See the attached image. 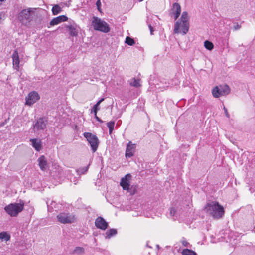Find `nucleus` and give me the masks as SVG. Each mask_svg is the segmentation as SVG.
I'll return each mask as SVG.
<instances>
[{"label": "nucleus", "instance_id": "obj_1", "mask_svg": "<svg viewBox=\"0 0 255 255\" xmlns=\"http://www.w3.org/2000/svg\"><path fill=\"white\" fill-rule=\"evenodd\" d=\"M205 210L214 219H220L224 214V210L218 202L211 201L207 203Z\"/></svg>", "mask_w": 255, "mask_h": 255}, {"label": "nucleus", "instance_id": "obj_2", "mask_svg": "<svg viewBox=\"0 0 255 255\" xmlns=\"http://www.w3.org/2000/svg\"><path fill=\"white\" fill-rule=\"evenodd\" d=\"M24 205L23 201H20L19 203H11L4 207V210L10 216L16 217L23 210Z\"/></svg>", "mask_w": 255, "mask_h": 255}, {"label": "nucleus", "instance_id": "obj_3", "mask_svg": "<svg viewBox=\"0 0 255 255\" xmlns=\"http://www.w3.org/2000/svg\"><path fill=\"white\" fill-rule=\"evenodd\" d=\"M48 120L45 117L38 118L36 121L33 123L31 128L35 134L39 135L46 129Z\"/></svg>", "mask_w": 255, "mask_h": 255}, {"label": "nucleus", "instance_id": "obj_4", "mask_svg": "<svg viewBox=\"0 0 255 255\" xmlns=\"http://www.w3.org/2000/svg\"><path fill=\"white\" fill-rule=\"evenodd\" d=\"M91 25L94 30L108 33L110 31V28L109 25L100 18L94 16L92 20Z\"/></svg>", "mask_w": 255, "mask_h": 255}, {"label": "nucleus", "instance_id": "obj_5", "mask_svg": "<svg viewBox=\"0 0 255 255\" xmlns=\"http://www.w3.org/2000/svg\"><path fill=\"white\" fill-rule=\"evenodd\" d=\"M35 8H29L21 10L19 13L18 18L22 23L27 24L31 21L34 16Z\"/></svg>", "mask_w": 255, "mask_h": 255}, {"label": "nucleus", "instance_id": "obj_6", "mask_svg": "<svg viewBox=\"0 0 255 255\" xmlns=\"http://www.w3.org/2000/svg\"><path fill=\"white\" fill-rule=\"evenodd\" d=\"M83 135L90 145L93 152H95L99 144V139L97 136L90 132H84Z\"/></svg>", "mask_w": 255, "mask_h": 255}, {"label": "nucleus", "instance_id": "obj_7", "mask_svg": "<svg viewBox=\"0 0 255 255\" xmlns=\"http://www.w3.org/2000/svg\"><path fill=\"white\" fill-rule=\"evenodd\" d=\"M131 175L130 174H127V175H126V176L124 177H123L121 179V180L120 182V185L122 187V188L124 190H127V191L130 192V190H131V189L132 188V186L131 187V188H130V187H129V186H130L129 182H130V180H131ZM136 188H137V187L135 186L134 188L133 192L131 191V192L132 194H134L135 193L136 190Z\"/></svg>", "mask_w": 255, "mask_h": 255}, {"label": "nucleus", "instance_id": "obj_8", "mask_svg": "<svg viewBox=\"0 0 255 255\" xmlns=\"http://www.w3.org/2000/svg\"><path fill=\"white\" fill-rule=\"evenodd\" d=\"M189 29V22L182 23L180 22L179 21H177L174 25V32L177 34L181 32L183 35H185L188 32Z\"/></svg>", "mask_w": 255, "mask_h": 255}, {"label": "nucleus", "instance_id": "obj_9", "mask_svg": "<svg viewBox=\"0 0 255 255\" xmlns=\"http://www.w3.org/2000/svg\"><path fill=\"white\" fill-rule=\"evenodd\" d=\"M59 222L63 224L71 223L74 221V216L69 213H61L57 216Z\"/></svg>", "mask_w": 255, "mask_h": 255}, {"label": "nucleus", "instance_id": "obj_10", "mask_svg": "<svg viewBox=\"0 0 255 255\" xmlns=\"http://www.w3.org/2000/svg\"><path fill=\"white\" fill-rule=\"evenodd\" d=\"M40 98L37 92H31L26 98V105L31 106L35 103Z\"/></svg>", "mask_w": 255, "mask_h": 255}, {"label": "nucleus", "instance_id": "obj_11", "mask_svg": "<svg viewBox=\"0 0 255 255\" xmlns=\"http://www.w3.org/2000/svg\"><path fill=\"white\" fill-rule=\"evenodd\" d=\"M181 8L180 4L178 3H174L171 9L170 15L174 16V19L176 20L181 14Z\"/></svg>", "mask_w": 255, "mask_h": 255}, {"label": "nucleus", "instance_id": "obj_12", "mask_svg": "<svg viewBox=\"0 0 255 255\" xmlns=\"http://www.w3.org/2000/svg\"><path fill=\"white\" fill-rule=\"evenodd\" d=\"M95 226L97 228L105 230L108 227V223L101 217H98L95 220Z\"/></svg>", "mask_w": 255, "mask_h": 255}, {"label": "nucleus", "instance_id": "obj_13", "mask_svg": "<svg viewBox=\"0 0 255 255\" xmlns=\"http://www.w3.org/2000/svg\"><path fill=\"white\" fill-rule=\"evenodd\" d=\"M135 145V144H131L130 141L128 144L126 151V157H131L133 156L134 153Z\"/></svg>", "mask_w": 255, "mask_h": 255}, {"label": "nucleus", "instance_id": "obj_14", "mask_svg": "<svg viewBox=\"0 0 255 255\" xmlns=\"http://www.w3.org/2000/svg\"><path fill=\"white\" fill-rule=\"evenodd\" d=\"M67 19L68 18L65 15H60L52 19V20L50 22V25L51 26L57 25L62 22L67 21Z\"/></svg>", "mask_w": 255, "mask_h": 255}, {"label": "nucleus", "instance_id": "obj_15", "mask_svg": "<svg viewBox=\"0 0 255 255\" xmlns=\"http://www.w3.org/2000/svg\"><path fill=\"white\" fill-rule=\"evenodd\" d=\"M38 165L40 169L45 171L47 169V162L44 156H40L38 159Z\"/></svg>", "mask_w": 255, "mask_h": 255}, {"label": "nucleus", "instance_id": "obj_16", "mask_svg": "<svg viewBox=\"0 0 255 255\" xmlns=\"http://www.w3.org/2000/svg\"><path fill=\"white\" fill-rule=\"evenodd\" d=\"M32 147L37 151H39L42 148V143L40 140L36 138L30 139Z\"/></svg>", "mask_w": 255, "mask_h": 255}, {"label": "nucleus", "instance_id": "obj_17", "mask_svg": "<svg viewBox=\"0 0 255 255\" xmlns=\"http://www.w3.org/2000/svg\"><path fill=\"white\" fill-rule=\"evenodd\" d=\"M13 65L15 69L19 68V58L17 50H15L12 54Z\"/></svg>", "mask_w": 255, "mask_h": 255}, {"label": "nucleus", "instance_id": "obj_18", "mask_svg": "<svg viewBox=\"0 0 255 255\" xmlns=\"http://www.w3.org/2000/svg\"><path fill=\"white\" fill-rule=\"evenodd\" d=\"M68 29L69 34L71 36H76L78 34V30L76 28V26L75 25L70 24L66 26Z\"/></svg>", "mask_w": 255, "mask_h": 255}, {"label": "nucleus", "instance_id": "obj_19", "mask_svg": "<svg viewBox=\"0 0 255 255\" xmlns=\"http://www.w3.org/2000/svg\"><path fill=\"white\" fill-rule=\"evenodd\" d=\"M212 93L213 96L215 98H219L221 96L223 95L221 92L220 87L219 88L218 86H216L213 89Z\"/></svg>", "mask_w": 255, "mask_h": 255}, {"label": "nucleus", "instance_id": "obj_20", "mask_svg": "<svg viewBox=\"0 0 255 255\" xmlns=\"http://www.w3.org/2000/svg\"><path fill=\"white\" fill-rule=\"evenodd\" d=\"M117 234V230L115 229H110L107 230L105 233V238L110 239L112 237L116 235Z\"/></svg>", "mask_w": 255, "mask_h": 255}, {"label": "nucleus", "instance_id": "obj_21", "mask_svg": "<svg viewBox=\"0 0 255 255\" xmlns=\"http://www.w3.org/2000/svg\"><path fill=\"white\" fill-rule=\"evenodd\" d=\"M220 87L223 95H226L230 93V88L228 85L225 84L222 86H220Z\"/></svg>", "mask_w": 255, "mask_h": 255}, {"label": "nucleus", "instance_id": "obj_22", "mask_svg": "<svg viewBox=\"0 0 255 255\" xmlns=\"http://www.w3.org/2000/svg\"><path fill=\"white\" fill-rule=\"evenodd\" d=\"M10 239V235L6 232H1L0 233V239L2 241H7Z\"/></svg>", "mask_w": 255, "mask_h": 255}, {"label": "nucleus", "instance_id": "obj_23", "mask_svg": "<svg viewBox=\"0 0 255 255\" xmlns=\"http://www.w3.org/2000/svg\"><path fill=\"white\" fill-rule=\"evenodd\" d=\"M188 13L186 11H184L182 15H181V16L180 17V21H179L180 22H182V23H186V22H188Z\"/></svg>", "mask_w": 255, "mask_h": 255}, {"label": "nucleus", "instance_id": "obj_24", "mask_svg": "<svg viewBox=\"0 0 255 255\" xmlns=\"http://www.w3.org/2000/svg\"><path fill=\"white\" fill-rule=\"evenodd\" d=\"M62 10V8L57 4L55 5L52 8V12L54 15L58 14Z\"/></svg>", "mask_w": 255, "mask_h": 255}, {"label": "nucleus", "instance_id": "obj_25", "mask_svg": "<svg viewBox=\"0 0 255 255\" xmlns=\"http://www.w3.org/2000/svg\"><path fill=\"white\" fill-rule=\"evenodd\" d=\"M130 85L135 87H138L140 86L139 80L132 78L130 80Z\"/></svg>", "mask_w": 255, "mask_h": 255}, {"label": "nucleus", "instance_id": "obj_26", "mask_svg": "<svg viewBox=\"0 0 255 255\" xmlns=\"http://www.w3.org/2000/svg\"><path fill=\"white\" fill-rule=\"evenodd\" d=\"M182 255H196V253L191 250L186 249H184L182 252Z\"/></svg>", "mask_w": 255, "mask_h": 255}, {"label": "nucleus", "instance_id": "obj_27", "mask_svg": "<svg viewBox=\"0 0 255 255\" xmlns=\"http://www.w3.org/2000/svg\"><path fill=\"white\" fill-rule=\"evenodd\" d=\"M204 46L207 49L209 50H211L214 48L213 44L208 40H206L204 42Z\"/></svg>", "mask_w": 255, "mask_h": 255}, {"label": "nucleus", "instance_id": "obj_28", "mask_svg": "<svg viewBox=\"0 0 255 255\" xmlns=\"http://www.w3.org/2000/svg\"><path fill=\"white\" fill-rule=\"evenodd\" d=\"M107 126L109 129V134H111L112 131L114 130V126H115V122L114 121H110L107 123Z\"/></svg>", "mask_w": 255, "mask_h": 255}, {"label": "nucleus", "instance_id": "obj_29", "mask_svg": "<svg viewBox=\"0 0 255 255\" xmlns=\"http://www.w3.org/2000/svg\"><path fill=\"white\" fill-rule=\"evenodd\" d=\"M125 43L128 44V45L132 46L135 44V41L133 38L129 36H127L125 40Z\"/></svg>", "mask_w": 255, "mask_h": 255}, {"label": "nucleus", "instance_id": "obj_30", "mask_svg": "<svg viewBox=\"0 0 255 255\" xmlns=\"http://www.w3.org/2000/svg\"><path fill=\"white\" fill-rule=\"evenodd\" d=\"M89 168V165L86 167H82L79 169H78L77 170V172L78 174H85L88 170Z\"/></svg>", "mask_w": 255, "mask_h": 255}, {"label": "nucleus", "instance_id": "obj_31", "mask_svg": "<svg viewBox=\"0 0 255 255\" xmlns=\"http://www.w3.org/2000/svg\"><path fill=\"white\" fill-rule=\"evenodd\" d=\"M84 249L83 247H77L73 251V253L77 254H82L84 252Z\"/></svg>", "mask_w": 255, "mask_h": 255}, {"label": "nucleus", "instance_id": "obj_32", "mask_svg": "<svg viewBox=\"0 0 255 255\" xmlns=\"http://www.w3.org/2000/svg\"><path fill=\"white\" fill-rule=\"evenodd\" d=\"M99 110V107L94 105L92 109H91V113H94V115H96V114L97 113V112Z\"/></svg>", "mask_w": 255, "mask_h": 255}, {"label": "nucleus", "instance_id": "obj_33", "mask_svg": "<svg viewBox=\"0 0 255 255\" xmlns=\"http://www.w3.org/2000/svg\"><path fill=\"white\" fill-rule=\"evenodd\" d=\"M176 210L174 207H171L170 211V215L171 216L173 217L176 215Z\"/></svg>", "mask_w": 255, "mask_h": 255}, {"label": "nucleus", "instance_id": "obj_34", "mask_svg": "<svg viewBox=\"0 0 255 255\" xmlns=\"http://www.w3.org/2000/svg\"><path fill=\"white\" fill-rule=\"evenodd\" d=\"M5 18V13L4 12H0V22Z\"/></svg>", "mask_w": 255, "mask_h": 255}, {"label": "nucleus", "instance_id": "obj_35", "mask_svg": "<svg viewBox=\"0 0 255 255\" xmlns=\"http://www.w3.org/2000/svg\"><path fill=\"white\" fill-rule=\"evenodd\" d=\"M96 5L97 6V9L99 11H101L100 6L101 5V3L100 0H98L96 3Z\"/></svg>", "mask_w": 255, "mask_h": 255}, {"label": "nucleus", "instance_id": "obj_36", "mask_svg": "<svg viewBox=\"0 0 255 255\" xmlns=\"http://www.w3.org/2000/svg\"><path fill=\"white\" fill-rule=\"evenodd\" d=\"M148 27H149V30H150V34L151 35H153V31H154V29H153V27L151 25V24H148Z\"/></svg>", "mask_w": 255, "mask_h": 255}, {"label": "nucleus", "instance_id": "obj_37", "mask_svg": "<svg viewBox=\"0 0 255 255\" xmlns=\"http://www.w3.org/2000/svg\"><path fill=\"white\" fill-rule=\"evenodd\" d=\"M223 109L224 110L225 114L226 117L227 118H229L230 115H229V113L228 112V110H227V108L225 107H224Z\"/></svg>", "mask_w": 255, "mask_h": 255}, {"label": "nucleus", "instance_id": "obj_38", "mask_svg": "<svg viewBox=\"0 0 255 255\" xmlns=\"http://www.w3.org/2000/svg\"><path fill=\"white\" fill-rule=\"evenodd\" d=\"M95 115V118L99 122H100V123H102L103 122V121L100 119L99 118L97 115V114H96V115Z\"/></svg>", "mask_w": 255, "mask_h": 255}, {"label": "nucleus", "instance_id": "obj_39", "mask_svg": "<svg viewBox=\"0 0 255 255\" xmlns=\"http://www.w3.org/2000/svg\"><path fill=\"white\" fill-rule=\"evenodd\" d=\"M240 28V26L238 24H237V25L234 26L235 30L239 29Z\"/></svg>", "mask_w": 255, "mask_h": 255}, {"label": "nucleus", "instance_id": "obj_40", "mask_svg": "<svg viewBox=\"0 0 255 255\" xmlns=\"http://www.w3.org/2000/svg\"><path fill=\"white\" fill-rule=\"evenodd\" d=\"M182 244H183V246H187V244H188V242H187V241H183V242H182Z\"/></svg>", "mask_w": 255, "mask_h": 255}, {"label": "nucleus", "instance_id": "obj_41", "mask_svg": "<svg viewBox=\"0 0 255 255\" xmlns=\"http://www.w3.org/2000/svg\"><path fill=\"white\" fill-rule=\"evenodd\" d=\"M6 0H0V6L1 5L2 3Z\"/></svg>", "mask_w": 255, "mask_h": 255}, {"label": "nucleus", "instance_id": "obj_42", "mask_svg": "<svg viewBox=\"0 0 255 255\" xmlns=\"http://www.w3.org/2000/svg\"><path fill=\"white\" fill-rule=\"evenodd\" d=\"M104 100V98H101L100 100H99L98 101L100 102V103H102L103 101Z\"/></svg>", "mask_w": 255, "mask_h": 255}, {"label": "nucleus", "instance_id": "obj_43", "mask_svg": "<svg viewBox=\"0 0 255 255\" xmlns=\"http://www.w3.org/2000/svg\"><path fill=\"white\" fill-rule=\"evenodd\" d=\"M101 103H100L99 101H98L97 102V103L96 104H95V105L97 106H99L100 104Z\"/></svg>", "mask_w": 255, "mask_h": 255}, {"label": "nucleus", "instance_id": "obj_44", "mask_svg": "<svg viewBox=\"0 0 255 255\" xmlns=\"http://www.w3.org/2000/svg\"><path fill=\"white\" fill-rule=\"evenodd\" d=\"M156 247L158 249H159L160 248V247H159V245H156Z\"/></svg>", "mask_w": 255, "mask_h": 255}, {"label": "nucleus", "instance_id": "obj_45", "mask_svg": "<svg viewBox=\"0 0 255 255\" xmlns=\"http://www.w3.org/2000/svg\"><path fill=\"white\" fill-rule=\"evenodd\" d=\"M144 0H139V2H141V1H143Z\"/></svg>", "mask_w": 255, "mask_h": 255}]
</instances>
